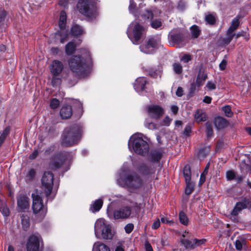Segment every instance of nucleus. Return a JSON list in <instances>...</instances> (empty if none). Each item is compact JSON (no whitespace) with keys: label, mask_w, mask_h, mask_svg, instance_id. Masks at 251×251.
Returning <instances> with one entry per match:
<instances>
[{"label":"nucleus","mask_w":251,"mask_h":251,"mask_svg":"<svg viewBox=\"0 0 251 251\" xmlns=\"http://www.w3.org/2000/svg\"><path fill=\"white\" fill-rule=\"evenodd\" d=\"M82 135L81 127L76 125L67 127L64 130L61 144L64 147L72 146L80 140Z\"/></svg>","instance_id":"1"},{"label":"nucleus","mask_w":251,"mask_h":251,"mask_svg":"<svg viewBox=\"0 0 251 251\" xmlns=\"http://www.w3.org/2000/svg\"><path fill=\"white\" fill-rule=\"evenodd\" d=\"M70 69L78 77H84L87 68L85 60L80 55H74L68 61Z\"/></svg>","instance_id":"2"},{"label":"nucleus","mask_w":251,"mask_h":251,"mask_svg":"<svg viewBox=\"0 0 251 251\" xmlns=\"http://www.w3.org/2000/svg\"><path fill=\"white\" fill-rule=\"evenodd\" d=\"M95 232L97 237H100L104 239H110L113 236L111 226L103 219L97 220L95 225Z\"/></svg>","instance_id":"3"},{"label":"nucleus","mask_w":251,"mask_h":251,"mask_svg":"<svg viewBox=\"0 0 251 251\" xmlns=\"http://www.w3.org/2000/svg\"><path fill=\"white\" fill-rule=\"evenodd\" d=\"M78 11L91 18H96L98 13L92 0H79L76 5Z\"/></svg>","instance_id":"4"},{"label":"nucleus","mask_w":251,"mask_h":251,"mask_svg":"<svg viewBox=\"0 0 251 251\" xmlns=\"http://www.w3.org/2000/svg\"><path fill=\"white\" fill-rule=\"evenodd\" d=\"M132 144L133 149L136 153L146 155L148 153L149 146L148 143L139 135H134L131 137L129 144Z\"/></svg>","instance_id":"5"},{"label":"nucleus","mask_w":251,"mask_h":251,"mask_svg":"<svg viewBox=\"0 0 251 251\" xmlns=\"http://www.w3.org/2000/svg\"><path fill=\"white\" fill-rule=\"evenodd\" d=\"M180 242L186 250L191 251L204 244L206 240L191 238L190 234L188 232H185L182 234L180 239Z\"/></svg>","instance_id":"6"},{"label":"nucleus","mask_w":251,"mask_h":251,"mask_svg":"<svg viewBox=\"0 0 251 251\" xmlns=\"http://www.w3.org/2000/svg\"><path fill=\"white\" fill-rule=\"evenodd\" d=\"M43 189L48 198L52 191L53 185V175L50 172H45L42 178Z\"/></svg>","instance_id":"7"},{"label":"nucleus","mask_w":251,"mask_h":251,"mask_svg":"<svg viewBox=\"0 0 251 251\" xmlns=\"http://www.w3.org/2000/svg\"><path fill=\"white\" fill-rule=\"evenodd\" d=\"M42 247V239L40 235L32 234L28 238L26 248L27 251H40Z\"/></svg>","instance_id":"8"},{"label":"nucleus","mask_w":251,"mask_h":251,"mask_svg":"<svg viewBox=\"0 0 251 251\" xmlns=\"http://www.w3.org/2000/svg\"><path fill=\"white\" fill-rule=\"evenodd\" d=\"M125 183L131 190L140 189L143 186V181L136 174L127 175L125 178Z\"/></svg>","instance_id":"9"},{"label":"nucleus","mask_w":251,"mask_h":251,"mask_svg":"<svg viewBox=\"0 0 251 251\" xmlns=\"http://www.w3.org/2000/svg\"><path fill=\"white\" fill-rule=\"evenodd\" d=\"M161 44L160 39L159 38L150 37L145 44L140 46L141 51L145 53H151L154 49L158 48Z\"/></svg>","instance_id":"10"},{"label":"nucleus","mask_w":251,"mask_h":251,"mask_svg":"<svg viewBox=\"0 0 251 251\" xmlns=\"http://www.w3.org/2000/svg\"><path fill=\"white\" fill-rule=\"evenodd\" d=\"M32 208L34 214L41 212L44 216L46 210L44 208L43 200L38 191H35L32 194Z\"/></svg>","instance_id":"11"},{"label":"nucleus","mask_w":251,"mask_h":251,"mask_svg":"<svg viewBox=\"0 0 251 251\" xmlns=\"http://www.w3.org/2000/svg\"><path fill=\"white\" fill-rule=\"evenodd\" d=\"M130 26L132 27V37L128 31L127 35L134 44H138L139 41L141 39V36L145 31V28L138 23H132Z\"/></svg>","instance_id":"12"},{"label":"nucleus","mask_w":251,"mask_h":251,"mask_svg":"<svg viewBox=\"0 0 251 251\" xmlns=\"http://www.w3.org/2000/svg\"><path fill=\"white\" fill-rule=\"evenodd\" d=\"M132 211V207L127 205H123L115 209L112 215L109 214V217L113 216L115 220L126 219L128 218Z\"/></svg>","instance_id":"13"},{"label":"nucleus","mask_w":251,"mask_h":251,"mask_svg":"<svg viewBox=\"0 0 251 251\" xmlns=\"http://www.w3.org/2000/svg\"><path fill=\"white\" fill-rule=\"evenodd\" d=\"M248 206H251V197L242 198L241 201L236 203L231 214L233 216H236L242 210L247 208Z\"/></svg>","instance_id":"14"},{"label":"nucleus","mask_w":251,"mask_h":251,"mask_svg":"<svg viewBox=\"0 0 251 251\" xmlns=\"http://www.w3.org/2000/svg\"><path fill=\"white\" fill-rule=\"evenodd\" d=\"M149 116L154 120L159 119L164 113L163 109L159 105H151L147 106Z\"/></svg>","instance_id":"15"},{"label":"nucleus","mask_w":251,"mask_h":251,"mask_svg":"<svg viewBox=\"0 0 251 251\" xmlns=\"http://www.w3.org/2000/svg\"><path fill=\"white\" fill-rule=\"evenodd\" d=\"M169 38L170 41L174 44H179L183 40L182 34L177 29H174L170 32Z\"/></svg>","instance_id":"16"},{"label":"nucleus","mask_w":251,"mask_h":251,"mask_svg":"<svg viewBox=\"0 0 251 251\" xmlns=\"http://www.w3.org/2000/svg\"><path fill=\"white\" fill-rule=\"evenodd\" d=\"M64 159L61 157V154H57L51 158L50 164V167L52 169H56L61 167Z\"/></svg>","instance_id":"17"},{"label":"nucleus","mask_w":251,"mask_h":251,"mask_svg":"<svg viewBox=\"0 0 251 251\" xmlns=\"http://www.w3.org/2000/svg\"><path fill=\"white\" fill-rule=\"evenodd\" d=\"M63 65L61 62L58 60H54L51 65L50 71L54 75H59L62 71Z\"/></svg>","instance_id":"18"},{"label":"nucleus","mask_w":251,"mask_h":251,"mask_svg":"<svg viewBox=\"0 0 251 251\" xmlns=\"http://www.w3.org/2000/svg\"><path fill=\"white\" fill-rule=\"evenodd\" d=\"M73 114L72 108L71 105H63L60 109V116L63 119H68L71 118Z\"/></svg>","instance_id":"19"},{"label":"nucleus","mask_w":251,"mask_h":251,"mask_svg":"<svg viewBox=\"0 0 251 251\" xmlns=\"http://www.w3.org/2000/svg\"><path fill=\"white\" fill-rule=\"evenodd\" d=\"M18 207L21 210H24L29 207L28 199L26 197H21L17 201Z\"/></svg>","instance_id":"20"},{"label":"nucleus","mask_w":251,"mask_h":251,"mask_svg":"<svg viewBox=\"0 0 251 251\" xmlns=\"http://www.w3.org/2000/svg\"><path fill=\"white\" fill-rule=\"evenodd\" d=\"M146 80L144 77L137 78L134 84V88L136 91H143L145 87Z\"/></svg>","instance_id":"21"},{"label":"nucleus","mask_w":251,"mask_h":251,"mask_svg":"<svg viewBox=\"0 0 251 251\" xmlns=\"http://www.w3.org/2000/svg\"><path fill=\"white\" fill-rule=\"evenodd\" d=\"M214 124L216 127L218 129L225 128L228 125L226 120L222 117H217L215 118Z\"/></svg>","instance_id":"22"},{"label":"nucleus","mask_w":251,"mask_h":251,"mask_svg":"<svg viewBox=\"0 0 251 251\" xmlns=\"http://www.w3.org/2000/svg\"><path fill=\"white\" fill-rule=\"evenodd\" d=\"M76 47L77 45L74 41L69 42L65 46V50L66 53L68 55L73 54L75 52Z\"/></svg>","instance_id":"23"},{"label":"nucleus","mask_w":251,"mask_h":251,"mask_svg":"<svg viewBox=\"0 0 251 251\" xmlns=\"http://www.w3.org/2000/svg\"><path fill=\"white\" fill-rule=\"evenodd\" d=\"M140 172L145 175H148L154 173V168L151 165L149 166L143 164L141 166L140 168Z\"/></svg>","instance_id":"24"},{"label":"nucleus","mask_w":251,"mask_h":251,"mask_svg":"<svg viewBox=\"0 0 251 251\" xmlns=\"http://www.w3.org/2000/svg\"><path fill=\"white\" fill-rule=\"evenodd\" d=\"M93 251H110V249L103 243L97 242L94 244Z\"/></svg>","instance_id":"25"},{"label":"nucleus","mask_w":251,"mask_h":251,"mask_svg":"<svg viewBox=\"0 0 251 251\" xmlns=\"http://www.w3.org/2000/svg\"><path fill=\"white\" fill-rule=\"evenodd\" d=\"M103 204V201L101 199L96 200L91 205L90 210L93 212L99 211L101 208Z\"/></svg>","instance_id":"26"},{"label":"nucleus","mask_w":251,"mask_h":251,"mask_svg":"<svg viewBox=\"0 0 251 251\" xmlns=\"http://www.w3.org/2000/svg\"><path fill=\"white\" fill-rule=\"evenodd\" d=\"M240 24L239 18L236 17L234 18L231 23V25L227 30L229 33H233V32L238 28Z\"/></svg>","instance_id":"27"},{"label":"nucleus","mask_w":251,"mask_h":251,"mask_svg":"<svg viewBox=\"0 0 251 251\" xmlns=\"http://www.w3.org/2000/svg\"><path fill=\"white\" fill-rule=\"evenodd\" d=\"M195 119L197 122L199 123L205 121L207 117L205 112L201 110H198L195 113Z\"/></svg>","instance_id":"28"},{"label":"nucleus","mask_w":251,"mask_h":251,"mask_svg":"<svg viewBox=\"0 0 251 251\" xmlns=\"http://www.w3.org/2000/svg\"><path fill=\"white\" fill-rule=\"evenodd\" d=\"M56 38H60V41L61 43H64L68 39V32L65 29L61 30L55 34Z\"/></svg>","instance_id":"29"},{"label":"nucleus","mask_w":251,"mask_h":251,"mask_svg":"<svg viewBox=\"0 0 251 251\" xmlns=\"http://www.w3.org/2000/svg\"><path fill=\"white\" fill-rule=\"evenodd\" d=\"M66 22V14L64 11H62L60 13V16L59 22V26L60 30H63L65 29Z\"/></svg>","instance_id":"30"},{"label":"nucleus","mask_w":251,"mask_h":251,"mask_svg":"<svg viewBox=\"0 0 251 251\" xmlns=\"http://www.w3.org/2000/svg\"><path fill=\"white\" fill-rule=\"evenodd\" d=\"M207 77V76L206 74L203 73H200L197 76L196 81L197 87H200L202 85Z\"/></svg>","instance_id":"31"},{"label":"nucleus","mask_w":251,"mask_h":251,"mask_svg":"<svg viewBox=\"0 0 251 251\" xmlns=\"http://www.w3.org/2000/svg\"><path fill=\"white\" fill-rule=\"evenodd\" d=\"M71 33L74 36H79L83 33V30L80 26L75 25L73 26Z\"/></svg>","instance_id":"32"},{"label":"nucleus","mask_w":251,"mask_h":251,"mask_svg":"<svg viewBox=\"0 0 251 251\" xmlns=\"http://www.w3.org/2000/svg\"><path fill=\"white\" fill-rule=\"evenodd\" d=\"M141 16L144 20H152L154 17V14L152 11L147 9L142 12Z\"/></svg>","instance_id":"33"},{"label":"nucleus","mask_w":251,"mask_h":251,"mask_svg":"<svg viewBox=\"0 0 251 251\" xmlns=\"http://www.w3.org/2000/svg\"><path fill=\"white\" fill-rule=\"evenodd\" d=\"M183 175L185 179V181L189 182L191 180V170L189 165H186L183 169Z\"/></svg>","instance_id":"34"},{"label":"nucleus","mask_w":251,"mask_h":251,"mask_svg":"<svg viewBox=\"0 0 251 251\" xmlns=\"http://www.w3.org/2000/svg\"><path fill=\"white\" fill-rule=\"evenodd\" d=\"M186 187L185 188V194L186 195L191 194L194 191V184L189 180V182L186 181Z\"/></svg>","instance_id":"35"},{"label":"nucleus","mask_w":251,"mask_h":251,"mask_svg":"<svg viewBox=\"0 0 251 251\" xmlns=\"http://www.w3.org/2000/svg\"><path fill=\"white\" fill-rule=\"evenodd\" d=\"M191 31L192 36L195 38L198 37L201 33V30L199 28L198 26L196 25H194L191 26Z\"/></svg>","instance_id":"36"},{"label":"nucleus","mask_w":251,"mask_h":251,"mask_svg":"<svg viewBox=\"0 0 251 251\" xmlns=\"http://www.w3.org/2000/svg\"><path fill=\"white\" fill-rule=\"evenodd\" d=\"M173 69L175 73L179 75L182 72V66L179 63H175L173 64Z\"/></svg>","instance_id":"37"},{"label":"nucleus","mask_w":251,"mask_h":251,"mask_svg":"<svg viewBox=\"0 0 251 251\" xmlns=\"http://www.w3.org/2000/svg\"><path fill=\"white\" fill-rule=\"evenodd\" d=\"M179 219L180 222L182 224L184 225H187L188 224V219L187 218L186 215L185 214L184 212L181 211L179 213Z\"/></svg>","instance_id":"38"},{"label":"nucleus","mask_w":251,"mask_h":251,"mask_svg":"<svg viewBox=\"0 0 251 251\" xmlns=\"http://www.w3.org/2000/svg\"><path fill=\"white\" fill-rule=\"evenodd\" d=\"M206 22L210 25H214L216 22V18L214 15L209 14L205 17Z\"/></svg>","instance_id":"39"},{"label":"nucleus","mask_w":251,"mask_h":251,"mask_svg":"<svg viewBox=\"0 0 251 251\" xmlns=\"http://www.w3.org/2000/svg\"><path fill=\"white\" fill-rule=\"evenodd\" d=\"M226 36L227 37L223 39V43L224 44L227 45L232 40L233 37L235 36V34L234 33H229L228 32H226Z\"/></svg>","instance_id":"40"},{"label":"nucleus","mask_w":251,"mask_h":251,"mask_svg":"<svg viewBox=\"0 0 251 251\" xmlns=\"http://www.w3.org/2000/svg\"><path fill=\"white\" fill-rule=\"evenodd\" d=\"M162 156V154L158 151H154L151 153V158L152 161H157L159 160Z\"/></svg>","instance_id":"41"},{"label":"nucleus","mask_w":251,"mask_h":251,"mask_svg":"<svg viewBox=\"0 0 251 251\" xmlns=\"http://www.w3.org/2000/svg\"><path fill=\"white\" fill-rule=\"evenodd\" d=\"M223 110L225 112V115L227 117H230L233 115V113L231 110V107L228 105L223 107Z\"/></svg>","instance_id":"42"},{"label":"nucleus","mask_w":251,"mask_h":251,"mask_svg":"<svg viewBox=\"0 0 251 251\" xmlns=\"http://www.w3.org/2000/svg\"><path fill=\"white\" fill-rule=\"evenodd\" d=\"M236 174L233 171H228L226 173V177L227 180H233L235 178Z\"/></svg>","instance_id":"43"},{"label":"nucleus","mask_w":251,"mask_h":251,"mask_svg":"<svg viewBox=\"0 0 251 251\" xmlns=\"http://www.w3.org/2000/svg\"><path fill=\"white\" fill-rule=\"evenodd\" d=\"M205 126L206 127L207 135L208 137H211L213 134V129L212 126L208 122L205 123Z\"/></svg>","instance_id":"44"},{"label":"nucleus","mask_w":251,"mask_h":251,"mask_svg":"<svg viewBox=\"0 0 251 251\" xmlns=\"http://www.w3.org/2000/svg\"><path fill=\"white\" fill-rule=\"evenodd\" d=\"M60 102L57 99H53L50 102V106L52 109H55L59 105Z\"/></svg>","instance_id":"45"},{"label":"nucleus","mask_w":251,"mask_h":251,"mask_svg":"<svg viewBox=\"0 0 251 251\" xmlns=\"http://www.w3.org/2000/svg\"><path fill=\"white\" fill-rule=\"evenodd\" d=\"M22 224L23 227L25 230H26L29 226V221L28 218H24L22 220Z\"/></svg>","instance_id":"46"},{"label":"nucleus","mask_w":251,"mask_h":251,"mask_svg":"<svg viewBox=\"0 0 251 251\" xmlns=\"http://www.w3.org/2000/svg\"><path fill=\"white\" fill-rule=\"evenodd\" d=\"M134 225L132 224H128L125 227V230L126 233H130L133 230Z\"/></svg>","instance_id":"47"},{"label":"nucleus","mask_w":251,"mask_h":251,"mask_svg":"<svg viewBox=\"0 0 251 251\" xmlns=\"http://www.w3.org/2000/svg\"><path fill=\"white\" fill-rule=\"evenodd\" d=\"M10 131V127L9 126L6 127L1 132L0 137L4 139H5L6 136L9 134Z\"/></svg>","instance_id":"48"},{"label":"nucleus","mask_w":251,"mask_h":251,"mask_svg":"<svg viewBox=\"0 0 251 251\" xmlns=\"http://www.w3.org/2000/svg\"><path fill=\"white\" fill-rule=\"evenodd\" d=\"M206 87L209 90H215L216 88V86L215 83L212 82V81H208L207 82Z\"/></svg>","instance_id":"49"},{"label":"nucleus","mask_w":251,"mask_h":251,"mask_svg":"<svg viewBox=\"0 0 251 251\" xmlns=\"http://www.w3.org/2000/svg\"><path fill=\"white\" fill-rule=\"evenodd\" d=\"M136 7V3L133 0H130L129 1V5L128 7L129 10L131 13H134L135 8Z\"/></svg>","instance_id":"50"},{"label":"nucleus","mask_w":251,"mask_h":251,"mask_svg":"<svg viewBox=\"0 0 251 251\" xmlns=\"http://www.w3.org/2000/svg\"><path fill=\"white\" fill-rule=\"evenodd\" d=\"M162 23L159 20H154L151 23V25L152 27L154 28H157L161 26Z\"/></svg>","instance_id":"51"},{"label":"nucleus","mask_w":251,"mask_h":251,"mask_svg":"<svg viewBox=\"0 0 251 251\" xmlns=\"http://www.w3.org/2000/svg\"><path fill=\"white\" fill-rule=\"evenodd\" d=\"M243 244V240H237L235 242L236 248L238 250H241L242 249Z\"/></svg>","instance_id":"52"},{"label":"nucleus","mask_w":251,"mask_h":251,"mask_svg":"<svg viewBox=\"0 0 251 251\" xmlns=\"http://www.w3.org/2000/svg\"><path fill=\"white\" fill-rule=\"evenodd\" d=\"M145 126L150 129H155L157 128L156 125L152 122H151V123L146 122V124H145Z\"/></svg>","instance_id":"53"},{"label":"nucleus","mask_w":251,"mask_h":251,"mask_svg":"<svg viewBox=\"0 0 251 251\" xmlns=\"http://www.w3.org/2000/svg\"><path fill=\"white\" fill-rule=\"evenodd\" d=\"M171 121H172V119H170L169 117V116H167L165 117V119L163 120V123L161 124V126H168L170 125Z\"/></svg>","instance_id":"54"},{"label":"nucleus","mask_w":251,"mask_h":251,"mask_svg":"<svg viewBox=\"0 0 251 251\" xmlns=\"http://www.w3.org/2000/svg\"><path fill=\"white\" fill-rule=\"evenodd\" d=\"M35 175V170L33 169H31L29 171V172L26 176V177H28L29 179H32L34 177Z\"/></svg>","instance_id":"55"},{"label":"nucleus","mask_w":251,"mask_h":251,"mask_svg":"<svg viewBox=\"0 0 251 251\" xmlns=\"http://www.w3.org/2000/svg\"><path fill=\"white\" fill-rule=\"evenodd\" d=\"M161 222L163 224H168L170 225H172L174 222L172 221H169L168 219L165 217H162L160 219Z\"/></svg>","instance_id":"56"},{"label":"nucleus","mask_w":251,"mask_h":251,"mask_svg":"<svg viewBox=\"0 0 251 251\" xmlns=\"http://www.w3.org/2000/svg\"><path fill=\"white\" fill-rule=\"evenodd\" d=\"M180 60L181 61H184L185 63H187L191 60V56L190 55L185 54L181 58Z\"/></svg>","instance_id":"57"},{"label":"nucleus","mask_w":251,"mask_h":251,"mask_svg":"<svg viewBox=\"0 0 251 251\" xmlns=\"http://www.w3.org/2000/svg\"><path fill=\"white\" fill-rule=\"evenodd\" d=\"M160 221L159 219H157L153 222L151 226L153 229H156L160 226Z\"/></svg>","instance_id":"58"},{"label":"nucleus","mask_w":251,"mask_h":251,"mask_svg":"<svg viewBox=\"0 0 251 251\" xmlns=\"http://www.w3.org/2000/svg\"><path fill=\"white\" fill-rule=\"evenodd\" d=\"M227 64V62L226 60L224 59L222 60V61L221 62V63L219 65V68L221 70H225L226 66Z\"/></svg>","instance_id":"59"},{"label":"nucleus","mask_w":251,"mask_h":251,"mask_svg":"<svg viewBox=\"0 0 251 251\" xmlns=\"http://www.w3.org/2000/svg\"><path fill=\"white\" fill-rule=\"evenodd\" d=\"M0 210L2 214L5 216H7L9 214V210L6 207H3L2 208H0Z\"/></svg>","instance_id":"60"},{"label":"nucleus","mask_w":251,"mask_h":251,"mask_svg":"<svg viewBox=\"0 0 251 251\" xmlns=\"http://www.w3.org/2000/svg\"><path fill=\"white\" fill-rule=\"evenodd\" d=\"M6 13L5 11H0V23L3 22L6 17Z\"/></svg>","instance_id":"61"},{"label":"nucleus","mask_w":251,"mask_h":251,"mask_svg":"<svg viewBox=\"0 0 251 251\" xmlns=\"http://www.w3.org/2000/svg\"><path fill=\"white\" fill-rule=\"evenodd\" d=\"M145 248L146 251H153L152 247L148 242H146L145 244Z\"/></svg>","instance_id":"62"},{"label":"nucleus","mask_w":251,"mask_h":251,"mask_svg":"<svg viewBox=\"0 0 251 251\" xmlns=\"http://www.w3.org/2000/svg\"><path fill=\"white\" fill-rule=\"evenodd\" d=\"M176 95L178 97H181L183 95V90L181 87H179L177 88L176 92Z\"/></svg>","instance_id":"63"},{"label":"nucleus","mask_w":251,"mask_h":251,"mask_svg":"<svg viewBox=\"0 0 251 251\" xmlns=\"http://www.w3.org/2000/svg\"><path fill=\"white\" fill-rule=\"evenodd\" d=\"M191 131V127L189 126H187L185 127V129L183 131V134L186 135H188L189 133Z\"/></svg>","instance_id":"64"}]
</instances>
